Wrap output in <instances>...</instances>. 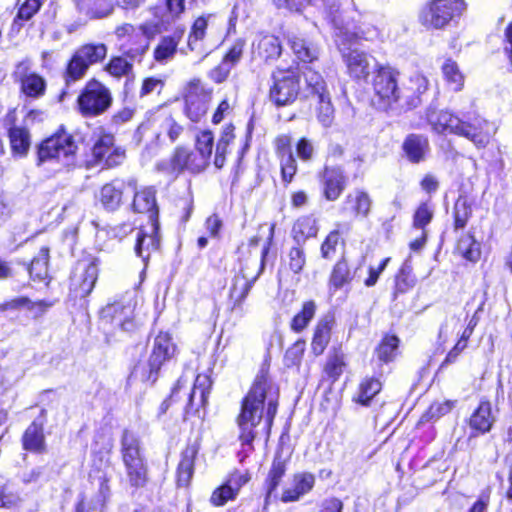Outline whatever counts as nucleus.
Instances as JSON below:
<instances>
[{
    "label": "nucleus",
    "instance_id": "f257e3e1",
    "mask_svg": "<svg viewBox=\"0 0 512 512\" xmlns=\"http://www.w3.org/2000/svg\"><path fill=\"white\" fill-rule=\"evenodd\" d=\"M400 72L389 65H377L373 77L375 104L381 110L408 111L418 107L421 94L426 90V80L416 77L409 86L399 85Z\"/></svg>",
    "mask_w": 512,
    "mask_h": 512
},
{
    "label": "nucleus",
    "instance_id": "f03ea898",
    "mask_svg": "<svg viewBox=\"0 0 512 512\" xmlns=\"http://www.w3.org/2000/svg\"><path fill=\"white\" fill-rule=\"evenodd\" d=\"M427 120L435 132L465 137L478 148L485 147L496 130L492 123L476 113H464L460 117L449 111L429 110Z\"/></svg>",
    "mask_w": 512,
    "mask_h": 512
},
{
    "label": "nucleus",
    "instance_id": "7ed1b4c3",
    "mask_svg": "<svg viewBox=\"0 0 512 512\" xmlns=\"http://www.w3.org/2000/svg\"><path fill=\"white\" fill-rule=\"evenodd\" d=\"M267 379L265 376H258L242 401L241 413L238 416L240 429L239 439L242 445L253 449V441L256 437L254 428L261 422L266 399Z\"/></svg>",
    "mask_w": 512,
    "mask_h": 512
},
{
    "label": "nucleus",
    "instance_id": "20e7f679",
    "mask_svg": "<svg viewBox=\"0 0 512 512\" xmlns=\"http://www.w3.org/2000/svg\"><path fill=\"white\" fill-rule=\"evenodd\" d=\"M78 145L72 134L61 126L53 135L42 140L36 146V165L46 162H57L70 168L76 164Z\"/></svg>",
    "mask_w": 512,
    "mask_h": 512
},
{
    "label": "nucleus",
    "instance_id": "39448f33",
    "mask_svg": "<svg viewBox=\"0 0 512 512\" xmlns=\"http://www.w3.org/2000/svg\"><path fill=\"white\" fill-rule=\"evenodd\" d=\"M357 18L354 16L350 21H346L339 10V5L333 9V12L327 14V18L334 26L335 43L338 47L345 46L346 42H350L355 37H361L365 40H373L379 36L377 27L370 25V15L362 14L355 11Z\"/></svg>",
    "mask_w": 512,
    "mask_h": 512
},
{
    "label": "nucleus",
    "instance_id": "423d86ee",
    "mask_svg": "<svg viewBox=\"0 0 512 512\" xmlns=\"http://www.w3.org/2000/svg\"><path fill=\"white\" fill-rule=\"evenodd\" d=\"M121 455L129 483L134 487H142L147 480L143 449L140 438L129 430H125L121 438Z\"/></svg>",
    "mask_w": 512,
    "mask_h": 512
},
{
    "label": "nucleus",
    "instance_id": "0eeeda50",
    "mask_svg": "<svg viewBox=\"0 0 512 512\" xmlns=\"http://www.w3.org/2000/svg\"><path fill=\"white\" fill-rule=\"evenodd\" d=\"M112 104L110 90L98 80L88 81L77 98L79 112L85 117H95L107 111Z\"/></svg>",
    "mask_w": 512,
    "mask_h": 512
},
{
    "label": "nucleus",
    "instance_id": "6e6552de",
    "mask_svg": "<svg viewBox=\"0 0 512 512\" xmlns=\"http://www.w3.org/2000/svg\"><path fill=\"white\" fill-rule=\"evenodd\" d=\"M137 301L132 292H126L119 299L107 304L101 310V320L123 331H131L135 328L134 312Z\"/></svg>",
    "mask_w": 512,
    "mask_h": 512
},
{
    "label": "nucleus",
    "instance_id": "1a4fd4ad",
    "mask_svg": "<svg viewBox=\"0 0 512 512\" xmlns=\"http://www.w3.org/2000/svg\"><path fill=\"white\" fill-rule=\"evenodd\" d=\"M107 54V47L105 44H86L79 48L67 66L66 70V85L69 86L71 82L81 79L88 67L94 63L103 60Z\"/></svg>",
    "mask_w": 512,
    "mask_h": 512
},
{
    "label": "nucleus",
    "instance_id": "9d476101",
    "mask_svg": "<svg viewBox=\"0 0 512 512\" xmlns=\"http://www.w3.org/2000/svg\"><path fill=\"white\" fill-rule=\"evenodd\" d=\"M465 9L463 0H433L421 12L420 19L425 26L442 28Z\"/></svg>",
    "mask_w": 512,
    "mask_h": 512
},
{
    "label": "nucleus",
    "instance_id": "9b49d317",
    "mask_svg": "<svg viewBox=\"0 0 512 512\" xmlns=\"http://www.w3.org/2000/svg\"><path fill=\"white\" fill-rule=\"evenodd\" d=\"M273 85L270 88V100L277 106H286L293 103L300 93V76L289 69L274 73Z\"/></svg>",
    "mask_w": 512,
    "mask_h": 512
},
{
    "label": "nucleus",
    "instance_id": "f8f14e48",
    "mask_svg": "<svg viewBox=\"0 0 512 512\" xmlns=\"http://www.w3.org/2000/svg\"><path fill=\"white\" fill-rule=\"evenodd\" d=\"M176 352V346L172 342L169 333L160 332L153 341L152 351L148 359L149 371L143 375V380L154 383L158 378V372L165 362L171 360Z\"/></svg>",
    "mask_w": 512,
    "mask_h": 512
},
{
    "label": "nucleus",
    "instance_id": "ddd939ff",
    "mask_svg": "<svg viewBox=\"0 0 512 512\" xmlns=\"http://www.w3.org/2000/svg\"><path fill=\"white\" fill-rule=\"evenodd\" d=\"M211 90L199 80L190 81L185 93V114L192 122H199L207 113Z\"/></svg>",
    "mask_w": 512,
    "mask_h": 512
},
{
    "label": "nucleus",
    "instance_id": "4468645a",
    "mask_svg": "<svg viewBox=\"0 0 512 512\" xmlns=\"http://www.w3.org/2000/svg\"><path fill=\"white\" fill-rule=\"evenodd\" d=\"M98 268L94 262L80 261L70 277V294L76 298L88 296L97 281Z\"/></svg>",
    "mask_w": 512,
    "mask_h": 512
},
{
    "label": "nucleus",
    "instance_id": "2eb2a0df",
    "mask_svg": "<svg viewBox=\"0 0 512 512\" xmlns=\"http://www.w3.org/2000/svg\"><path fill=\"white\" fill-rule=\"evenodd\" d=\"M152 217L153 223H149L137 231L134 247L136 255L142 259L145 265H147L150 255L158 251L161 245L160 223L155 219V215Z\"/></svg>",
    "mask_w": 512,
    "mask_h": 512
},
{
    "label": "nucleus",
    "instance_id": "dca6fc26",
    "mask_svg": "<svg viewBox=\"0 0 512 512\" xmlns=\"http://www.w3.org/2000/svg\"><path fill=\"white\" fill-rule=\"evenodd\" d=\"M114 140L112 134H103L95 141L92 147V156L96 163H103L105 167L112 168L124 161L125 150L121 147H114Z\"/></svg>",
    "mask_w": 512,
    "mask_h": 512
},
{
    "label": "nucleus",
    "instance_id": "f3484780",
    "mask_svg": "<svg viewBox=\"0 0 512 512\" xmlns=\"http://www.w3.org/2000/svg\"><path fill=\"white\" fill-rule=\"evenodd\" d=\"M339 49L348 74L356 80L367 79L374 66L373 64L376 65L375 58L359 49H346L341 46Z\"/></svg>",
    "mask_w": 512,
    "mask_h": 512
},
{
    "label": "nucleus",
    "instance_id": "a211bd4d",
    "mask_svg": "<svg viewBox=\"0 0 512 512\" xmlns=\"http://www.w3.org/2000/svg\"><path fill=\"white\" fill-rule=\"evenodd\" d=\"M322 193L326 200H337L347 185V176L340 166H325L319 173Z\"/></svg>",
    "mask_w": 512,
    "mask_h": 512
},
{
    "label": "nucleus",
    "instance_id": "6ab92c4d",
    "mask_svg": "<svg viewBox=\"0 0 512 512\" xmlns=\"http://www.w3.org/2000/svg\"><path fill=\"white\" fill-rule=\"evenodd\" d=\"M13 77L15 81L20 82L22 92L28 97L39 98L44 95L46 82L40 75L30 72L28 60L21 61L16 65Z\"/></svg>",
    "mask_w": 512,
    "mask_h": 512
},
{
    "label": "nucleus",
    "instance_id": "aec40b11",
    "mask_svg": "<svg viewBox=\"0 0 512 512\" xmlns=\"http://www.w3.org/2000/svg\"><path fill=\"white\" fill-rule=\"evenodd\" d=\"M269 252V245L263 247L261 251V258L259 267L254 276H249L244 268L241 269L242 276H236L234 279L233 286L230 290V297L234 302V307L241 306L250 290L252 289L255 281L261 275L265 267V257Z\"/></svg>",
    "mask_w": 512,
    "mask_h": 512
},
{
    "label": "nucleus",
    "instance_id": "412c9836",
    "mask_svg": "<svg viewBox=\"0 0 512 512\" xmlns=\"http://www.w3.org/2000/svg\"><path fill=\"white\" fill-rule=\"evenodd\" d=\"M246 42L242 38L236 39L227 53L224 55L221 63L210 71V78L216 83L224 82L231 70L240 62L243 56Z\"/></svg>",
    "mask_w": 512,
    "mask_h": 512
},
{
    "label": "nucleus",
    "instance_id": "4be33fe9",
    "mask_svg": "<svg viewBox=\"0 0 512 512\" xmlns=\"http://www.w3.org/2000/svg\"><path fill=\"white\" fill-rule=\"evenodd\" d=\"M215 18L214 14H206L198 17L191 28V31L189 33L188 37V48L192 52H197L199 55H201L200 60H203L206 58L210 53L211 49H208L203 40L206 35V29L208 27V24L212 19Z\"/></svg>",
    "mask_w": 512,
    "mask_h": 512
},
{
    "label": "nucleus",
    "instance_id": "5701e85b",
    "mask_svg": "<svg viewBox=\"0 0 512 512\" xmlns=\"http://www.w3.org/2000/svg\"><path fill=\"white\" fill-rule=\"evenodd\" d=\"M402 150L409 162L421 163L426 160L430 152L429 140L423 134H408L403 141Z\"/></svg>",
    "mask_w": 512,
    "mask_h": 512
},
{
    "label": "nucleus",
    "instance_id": "b1692460",
    "mask_svg": "<svg viewBox=\"0 0 512 512\" xmlns=\"http://www.w3.org/2000/svg\"><path fill=\"white\" fill-rule=\"evenodd\" d=\"M78 13L91 20L110 17L115 11L114 0H73Z\"/></svg>",
    "mask_w": 512,
    "mask_h": 512
},
{
    "label": "nucleus",
    "instance_id": "393cba45",
    "mask_svg": "<svg viewBox=\"0 0 512 512\" xmlns=\"http://www.w3.org/2000/svg\"><path fill=\"white\" fill-rule=\"evenodd\" d=\"M315 485V476L310 472H300L293 475L291 487L283 490L281 501L284 503L298 501L308 494Z\"/></svg>",
    "mask_w": 512,
    "mask_h": 512
},
{
    "label": "nucleus",
    "instance_id": "a878e982",
    "mask_svg": "<svg viewBox=\"0 0 512 512\" xmlns=\"http://www.w3.org/2000/svg\"><path fill=\"white\" fill-rule=\"evenodd\" d=\"M372 204L373 200L366 191L355 189L345 197L343 210L350 211L355 217L367 218Z\"/></svg>",
    "mask_w": 512,
    "mask_h": 512
},
{
    "label": "nucleus",
    "instance_id": "bb28decb",
    "mask_svg": "<svg viewBox=\"0 0 512 512\" xmlns=\"http://www.w3.org/2000/svg\"><path fill=\"white\" fill-rule=\"evenodd\" d=\"M287 461L282 458V456L277 453L272 461L271 468L267 475V478L264 482V490H265V502L266 504L270 499L277 498L276 490L286 473L287 470Z\"/></svg>",
    "mask_w": 512,
    "mask_h": 512
},
{
    "label": "nucleus",
    "instance_id": "cd10ccee",
    "mask_svg": "<svg viewBox=\"0 0 512 512\" xmlns=\"http://www.w3.org/2000/svg\"><path fill=\"white\" fill-rule=\"evenodd\" d=\"M126 184L121 180H113L103 185L99 192L98 199L107 211H115L122 204V198Z\"/></svg>",
    "mask_w": 512,
    "mask_h": 512
},
{
    "label": "nucleus",
    "instance_id": "c85d7f7f",
    "mask_svg": "<svg viewBox=\"0 0 512 512\" xmlns=\"http://www.w3.org/2000/svg\"><path fill=\"white\" fill-rule=\"evenodd\" d=\"M44 420L35 419L25 430L22 437L23 448L33 453L45 451Z\"/></svg>",
    "mask_w": 512,
    "mask_h": 512
},
{
    "label": "nucleus",
    "instance_id": "c756f323",
    "mask_svg": "<svg viewBox=\"0 0 512 512\" xmlns=\"http://www.w3.org/2000/svg\"><path fill=\"white\" fill-rule=\"evenodd\" d=\"M172 165L175 170L187 169L193 173H198L207 166L204 158H201L196 151H190L185 148H178L175 151Z\"/></svg>",
    "mask_w": 512,
    "mask_h": 512
},
{
    "label": "nucleus",
    "instance_id": "7c9ffc66",
    "mask_svg": "<svg viewBox=\"0 0 512 512\" xmlns=\"http://www.w3.org/2000/svg\"><path fill=\"white\" fill-rule=\"evenodd\" d=\"M273 4L277 9L290 12H301L306 5H312L327 16L337 6V0H273Z\"/></svg>",
    "mask_w": 512,
    "mask_h": 512
},
{
    "label": "nucleus",
    "instance_id": "2f4dec72",
    "mask_svg": "<svg viewBox=\"0 0 512 512\" xmlns=\"http://www.w3.org/2000/svg\"><path fill=\"white\" fill-rule=\"evenodd\" d=\"M156 191L152 187L144 188L134 193L133 209L138 213H147L149 223H153L152 215L158 220V206L156 203Z\"/></svg>",
    "mask_w": 512,
    "mask_h": 512
},
{
    "label": "nucleus",
    "instance_id": "473e14b6",
    "mask_svg": "<svg viewBox=\"0 0 512 512\" xmlns=\"http://www.w3.org/2000/svg\"><path fill=\"white\" fill-rule=\"evenodd\" d=\"M287 42L297 59L303 63H311L318 58L317 47L302 36L288 33Z\"/></svg>",
    "mask_w": 512,
    "mask_h": 512
},
{
    "label": "nucleus",
    "instance_id": "72a5a7b5",
    "mask_svg": "<svg viewBox=\"0 0 512 512\" xmlns=\"http://www.w3.org/2000/svg\"><path fill=\"white\" fill-rule=\"evenodd\" d=\"M333 323L334 317L329 314L323 316L318 321L311 343V349L316 356L321 355L326 349L330 341Z\"/></svg>",
    "mask_w": 512,
    "mask_h": 512
},
{
    "label": "nucleus",
    "instance_id": "f704fd0d",
    "mask_svg": "<svg viewBox=\"0 0 512 512\" xmlns=\"http://www.w3.org/2000/svg\"><path fill=\"white\" fill-rule=\"evenodd\" d=\"M254 53L264 61L276 60L282 52L278 37L260 35L253 42Z\"/></svg>",
    "mask_w": 512,
    "mask_h": 512
},
{
    "label": "nucleus",
    "instance_id": "c9c22d12",
    "mask_svg": "<svg viewBox=\"0 0 512 512\" xmlns=\"http://www.w3.org/2000/svg\"><path fill=\"white\" fill-rule=\"evenodd\" d=\"M198 453L196 445H188L181 453V460L177 467V484L187 487L194 473V460Z\"/></svg>",
    "mask_w": 512,
    "mask_h": 512
},
{
    "label": "nucleus",
    "instance_id": "e433bc0d",
    "mask_svg": "<svg viewBox=\"0 0 512 512\" xmlns=\"http://www.w3.org/2000/svg\"><path fill=\"white\" fill-rule=\"evenodd\" d=\"M183 33L184 30H177L173 35L161 38L153 53L156 62L164 64L173 59Z\"/></svg>",
    "mask_w": 512,
    "mask_h": 512
},
{
    "label": "nucleus",
    "instance_id": "4c0bfd02",
    "mask_svg": "<svg viewBox=\"0 0 512 512\" xmlns=\"http://www.w3.org/2000/svg\"><path fill=\"white\" fill-rule=\"evenodd\" d=\"M11 151L19 157L27 156L31 146V135L26 127L11 126L8 130Z\"/></svg>",
    "mask_w": 512,
    "mask_h": 512
},
{
    "label": "nucleus",
    "instance_id": "58836bf2",
    "mask_svg": "<svg viewBox=\"0 0 512 512\" xmlns=\"http://www.w3.org/2000/svg\"><path fill=\"white\" fill-rule=\"evenodd\" d=\"M99 489L94 499L86 503L83 500L77 505L76 512H103L106 501L110 498V487L105 476L99 478Z\"/></svg>",
    "mask_w": 512,
    "mask_h": 512
},
{
    "label": "nucleus",
    "instance_id": "ea45409f",
    "mask_svg": "<svg viewBox=\"0 0 512 512\" xmlns=\"http://www.w3.org/2000/svg\"><path fill=\"white\" fill-rule=\"evenodd\" d=\"M353 279V273L344 257L337 261L333 266L329 276L328 287L331 293H335Z\"/></svg>",
    "mask_w": 512,
    "mask_h": 512
},
{
    "label": "nucleus",
    "instance_id": "a19ab883",
    "mask_svg": "<svg viewBox=\"0 0 512 512\" xmlns=\"http://www.w3.org/2000/svg\"><path fill=\"white\" fill-rule=\"evenodd\" d=\"M317 232V222L313 216L300 217L292 227V237L296 244L303 245L308 238L315 237Z\"/></svg>",
    "mask_w": 512,
    "mask_h": 512
},
{
    "label": "nucleus",
    "instance_id": "79ce46f5",
    "mask_svg": "<svg viewBox=\"0 0 512 512\" xmlns=\"http://www.w3.org/2000/svg\"><path fill=\"white\" fill-rule=\"evenodd\" d=\"M212 381L208 375L200 374L196 377L192 392L189 395L188 408L194 406L195 400L198 399V406L205 407L211 391Z\"/></svg>",
    "mask_w": 512,
    "mask_h": 512
},
{
    "label": "nucleus",
    "instance_id": "37998d69",
    "mask_svg": "<svg viewBox=\"0 0 512 512\" xmlns=\"http://www.w3.org/2000/svg\"><path fill=\"white\" fill-rule=\"evenodd\" d=\"M54 305L53 301L39 300L36 302L31 301L28 297H18L5 303L4 309H18L26 307L33 313L34 317H40Z\"/></svg>",
    "mask_w": 512,
    "mask_h": 512
},
{
    "label": "nucleus",
    "instance_id": "c03bdc74",
    "mask_svg": "<svg viewBox=\"0 0 512 512\" xmlns=\"http://www.w3.org/2000/svg\"><path fill=\"white\" fill-rule=\"evenodd\" d=\"M492 425L491 405L487 401L479 404L470 417V427L481 433L488 432Z\"/></svg>",
    "mask_w": 512,
    "mask_h": 512
},
{
    "label": "nucleus",
    "instance_id": "a18cd8bd",
    "mask_svg": "<svg viewBox=\"0 0 512 512\" xmlns=\"http://www.w3.org/2000/svg\"><path fill=\"white\" fill-rule=\"evenodd\" d=\"M49 249L42 247L37 256H35L30 265L26 267L30 276L34 280H45L48 276Z\"/></svg>",
    "mask_w": 512,
    "mask_h": 512
},
{
    "label": "nucleus",
    "instance_id": "49530a36",
    "mask_svg": "<svg viewBox=\"0 0 512 512\" xmlns=\"http://www.w3.org/2000/svg\"><path fill=\"white\" fill-rule=\"evenodd\" d=\"M381 389L382 383L379 379L374 377L365 378L359 386V393L356 401L363 406H369L373 397L377 395Z\"/></svg>",
    "mask_w": 512,
    "mask_h": 512
},
{
    "label": "nucleus",
    "instance_id": "de8ad7c7",
    "mask_svg": "<svg viewBox=\"0 0 512 512\" xmlns=\"http://www.w3.org/2000/svg\"><path fill=\"white\" fill-rule=\"evenodd\" d=\"M316 303L313 300L303 303L302 309L292 319L290 327L294 332L303 331L315 316Z\"/></svg>",
    "mask_w": 512,
    "mask_h": 512
},
{
    "label": "nucleus",
    "instance_id": "09e8293b",
    "mask_svg": "<svg viewBox=\"0 0 512 512\" xmlns=\"http://www.w3.org/2000/svg\"><path fill=\"white\" fill-rule=\"evenodd\" d=\"M442 72L447 85L452 91L458 92L464 85V76L456 62L447 60L442 66Z\"/></svg>",
    "mask_w": 512,
    "mask_h": 512
},
{
    "label": "nucleus",
    "instance_id": "8fccbe9b",
    "mask_svg": "<svg viewBox=\"0 0 512 512\" xmlns=\"http://www.w3.org/2000/svg\"><path fill=\"white\" fill-rule=\"evenodd\" d=\"M317 98V119L323 127H330L333 124L335 113L334 107L331 102L330 94H322L320 96H317Z\"/></svg>",
    "mask_w": 512,
    "mask_h": 512
},
{
    "label": "nucleus",
    "instance_id": "3c124183",
    "mask_svg": "<svg viewBox=\"0 0 512 512\" xmlns=\"http://www.w3.org/2000/svg\"><path fill=\"white\" fill-rule=\"evenodd\" d=\"M457 249L469 261L476 262L480 259V243L470 234L464 235L459 239Z\"/></svg>",
    "mask_w": 512,
    "mask_h": 512
},
{
    "label": "nucleus",
    "instance_id": "603ef678",
    "mask_svg": "<svg viewBox=\"0 0 512 512\" xmlns=\"http://www.w3.org/2000/svg\"><path fill=\"white\" fill-rule=\"evenodd\" d=\"M472 215L471 205L465 196H459L454 205V229H463Z\"/></svg>",
    "mask_w": 512,
    "mask_h": 512
},
{
    "label": "nucleus",
    "instance_id": "864d4df0",
    "mask_svg": "<svg viewBox=\"0 0 512 512\" xmlns=\"http://www.w3.org/2000/svg\"><path fill=\"white\" fill-rule=\"evenodd\" d=\"M307 89L310 90L311 95L320 96L329 93L327 90L326 82L323 77L315 70L306 68L303 72Z\"/></svg>",
    "mask_w": 512,
    "mask_h": 512
},
{
    "label": "nucleus",
    "instance_id": "5fc2aeb1",
    "mask_svg": "<svg viewBox=\"0 0 512 512\" xmlns=\"http://www.w3.org/2000/svg\"><path fill=\"white\" fill-rule=\"evenodd\" d=\"M106 71L117 78L123 76L129 78L133 71V63L123 56L112 57L106 65Z\"/></svg>",
    "mask_w": 512,
    "mask_h": 512
},
{
    "label": "nucleus",
    "instance_id": "6e6d98bb",
    "mask_svg": "<svg viewBox=\"0 0 512 512\" xmlns=\"http://www.w3.org/2000/svg\"><path fill=\"white\" fill-rule=\"evenodd\" d=\"M399 339L396 336H386L377 346L375 353L379 361L388 363L393 360L398 348Z\"/></svg>",
    "mask_w": 512,
    "mask_h": 512
},
{
    "label": "nucleus",
    "instance_id": "4d7b16f0",
    "mask_svg": "<svg viewBox=\"0 0 512 512\" xmlns=\"http://www.w3.org/2000/svg\"><path fill=\"white\" fill-rule=\"evenodd\" d=\"M287 261L289 269L295 273L299 274L305 264H306V254L302 244H296L291 247L287 254Z\"/></svg>",
    "mask_w": 512,
    "mask_h": 512
},
{
    "label": "nucleus",
    "instance_id": "13d9d810",
    "mask_svg": "<svg viewBox=\"0 0 512 512\" xmlns=\"http://www.w3.org/2000/svg\"><path fill=\"white\" fill-rule=\"evenodd\" d=\"M214 137L210 131H202L196 138V152L201 158H204L208 165L212 155Z\"/></svg>",
    "mask_w": 512,
    "mask_h": 512
},
{
    "label": "nucleus",
    "instance_id": "bf43d9fd",
    "mask_svg": "<svg viewBox=\"0 0 512 512\" xmlns=\"http://www.w3.org/2000/svg\"><path fill=\"white\" fill-rule=\"evenodd\" d=\"M236 496L237 493L227 482H225L213 491L210 497V502L213 506H223L227 501L235 499Z\"/></svg>",
    "mask_w": 512,
    "mask_h": 512
},
{
    "label": "nucleus",
    "instance_id": "052dcab7",
    "mask_svg": "<svg viewBox=\"0 0 512 512\" xmlns=\"http://www.w3.org/2000/svg\"><path fill=\"white\" fill-rule=\"evenodd\" d=\"M305 351V341L297 340L287 349L284 356V363L287 367L299 366Z\"/></svg>",
    "mask_w": 512,
    "mask_h": 512
},
{
    "label": "nucleus",
    "instance_id": "680f3d73",
    "mask_svg": "<svg viewBox=\"0 0 512 512\" xmlns=\"http://www.w3.org/2000/svg\"><path fill=\"white\" fill-rule=\"evenodd\" d=\"M282 181L290 183L297 172V162L294 155H286L280 159Z\"/></svg>",
    "mask_w": 512,
    "mask_h": 512
},
{
    "label": "nucleus",
    "instance_id": "e2e57ef3",
    "mask_svg": "<svg viewBox=\"0 0 512 512\" xmlns=\"http://www.w3.org/2000/svg\"><path fill=\"white\" fill-rule=\"evenodd\" d=\"M433 218V211L427 203H422L416 210L413 217V226L417 229H424Z\"/></svg>",
    "mask_w": 512,
    "mask_h": 512
},
{
    "label": "nucleus",
    "instance_id": "0e129e2a",
    "mask_svg": "<svg viewBox=\"0 0 512 512\" xmlns=\"http://www.w3.org/2000/svg\"><path fill=\"white\" fill-rule=\"evenodd\" d=\"M339 241V232L337 230L330 232L321 245V256L325 259H331L335 255Z\"/></svg>",
    "mask_w": 512,
    "mask_h": 512
},
{
    "label": "nucleus",
    "instance_id": "69168bd1",
    "mask_svg": "<svg viewBox=\"0 0 512 512\" xmlns=\"http://www.w3.org/2000/svg\"><path fill=\"white\" fill-rule=\"evenodd\" d=\"M166 8V13L163 15L165 19L174 20L178 19L185 11V0H163Z\"/></svg>",
    "mask_w": 512,
    "mask_h": 512
},
{
    "label": "nucleus",
    "instance_id": "338daca9",
    "mask_svg": "<svg viewBox=\"0 0 512 512\" xmlns=\"http://www.w3.org/2000/svg\"><path fill=\"white\" fill-rule=\"evenodd\" d=\"M344 362L339 355L330 357L325 365L326 374L335 381L343 372Z\"/></svg>",
    "mask_w": 512,
    "mask_h": 512
},
{
    "label": "nucleus",
    "instance_id": "774afa93",
    "mask_svg": "<svg viewBox=\"0 0 512 512\" xmlns=\"http://www.w3.org/2000/svg\"><path fill=\"white\" fill-rule=\"evenodd\" d=\"M296 153L302 161L312 160L314 155V146L312 142L305 137L300 138L296 144Z\"/></svg>",
    "mask_w": 512,
    "mask_h": 512
}]
</instances>
